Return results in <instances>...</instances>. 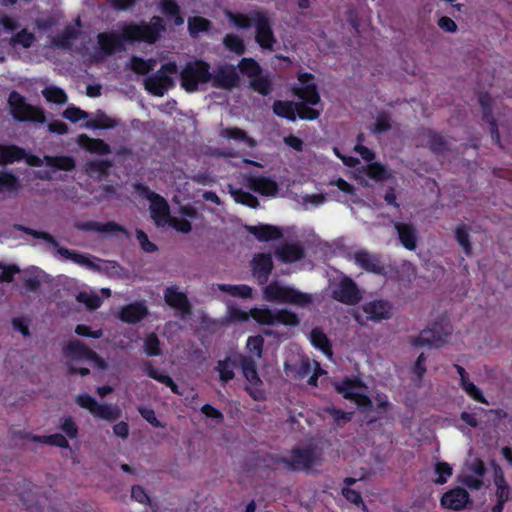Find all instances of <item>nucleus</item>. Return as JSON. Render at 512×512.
<instances>
[{"mask_svg": "<svg viewBox=\"0 0 512 512\" xmlns=\"http://www.w3.org/2000/svg\"><path fill=\"white\" fill-rule=\"evenodd\" d=\"M166 30L162 17L153 16L149 22L124 23L119 32H101L97 35V42L103 56H111L116 52L125 51V44L135 43L155 44Z\"/></svg>", "mask_w": 512, "mask_h": 512, "instance_id": "f257e3e1", "label": "nucleus"}, {"mask_svg": "<svg viewBox=\"0 0 512 512\" xmlns=\"http://www.w3.org/2000/svg\"><path fill=\"white\" fill-rule=\"evenodd\" d=\"M451 333L450 321L446 317H440L413 338L411 344L414 347L440 348L446 343Z\"/></svg>", "mask_w": 512, "mask_h": 512, "instance_id": "f03ea898", "label": "nucleus"}, {"mask_svg": "<svg viewBox=\"0 0 512 512\" xmlns=\"http://www.w3.org/2000/svg\"><path fill=\"white\" fill-rule=\"evenodd\" d=\"M179 75L182 88L186 92L192 93L198 90L199 84L211 81L210 65L201 59L188 61Z\"/></svg>", "mask_w": 512, "mask_h": 512, "instance_id": "7ed1b4c3", "label": "nucleus"}, {"mask_svg": "<svg viewBox=\"0 0 512 512\" xmlns=\"http://www.w3.org/2000/svg\"><path fill=\"white\" fill-rule=\"evenodd\" d=\"M264 299L268 302L288 303L296 305H307L311 302L310 295L295 288L284 286L273 281L265 286L263 290Z\"/></svg>", "mask_w": 512, "mask_h": 512, "instance_id": "20e7f679", "label": "nucleus"}, {"mask_svg": "<svg viewBox=\"0 0 512 512\" xmlns=\"http://www.w3.org/2000/svg\"><path fill=\"white\" fill-rule=\"evenodd\" d=\"M8 105L13 118L18 122L44 123V111L26 102L24 96L17 91H12L8 97Z\"/></svg>", "mask_w": 512, "mask_h": 512, "instance_id": "39448f33", "label": "nucleus"}, {"mask_svg": "<svg viewBox=\"0 0 512 512\" xmlns=\"http://www.w3.org/2000/svg\"><path fill=\"white\" fill-rule=\"evenodd\" d=\"M135 190L150 201V216L157 227H164L172 218L167 200L160 194L153 192L142 183L135 185Z\"/></svg>", "mask_w": 512, "mask_h": 512, "instance_id": "423d86ee", "label": "nucleus"}, {"mask_svg": "<svg viewBox=\"0 0 512 512\" xmlns=\"http://www.w3.org/2000/svg\"><path fill=\"white\" fill-rule=\"evenodd\" d=\"M178 72L176 62L164 63L160 69L145 81V88L154 96L162 97L169 89L175 86L171 75Z\"/></svg>", "mask_w": 512, "mask_h": 512, "instance_id": "0eeeda50", "label": "nucleus"}, {"mask_svg": "<svg viewBox=\"0 0 512 512\" xmlns=\"http://www.w3.org/2000/svg\"><path fill=\"white\" fill-rule=\"evenodd\" d=\"M318 455L316 450L311 446L294 447L291 450L290 457H282L278 460L286 468L293 472L309 471L317 464Z\"/></svg>", "mask_w": 512, "mask_h": 512, "instance_id": "6e6552de", "label": "nucleus"}, {"mask_svg": "<svg viewBox=\"0 0 512 512\" xmlns=\"http://www.w3.org/2000/svg\"><path fill=\"white\" fill-rule=\"evenodd\" d=\"M18 230L30 235L36 239H42L53 247L57 248V253L62 257L73 261L76 264L92 267L93 264L86 254L60 247L58 241L48 232L35 230L26 226L18 225Z\"/></svg>", "mask_w": 512, "mask_h": 512, "instance_id": "1a4fd4ad", "label": "nucleus"}, {"mask_svg": "<svg viewBox=\"0 0 512 512\" xmlns=\"http://www.w3.org/2000/svg\"><path fill=\"white\" fill-rule=\"evenodd\" d=\"M75 402L81 408L87 409L93 417L98 419L114 422L121 416V410L119 408L112 407L107 403H99L94 397L87 393L77 395Z\"/></svg>", "mask_w": 512, "mask_h": 512, "instance_id": "9d476101", "label": "nucleus"}, {"mask_svg": "<svg viewBox=\"0 0 512 512\" xmlns=\"http://www.w3.org/2000/svg\"><path fill=\"white\" fill-rule=\"evenodd\" d=\"M238 366L242 370L243 377L247 380L250 386H246L245 390L247 393L256 401L264 399V393L262 390L255 389L262 385V380L257 371V363L252 356L243 355L238 353Z\"/></svg>", "mask_w": 512, "mask_h": 512, "instance_id": "9b49d317", "label": "nucleus"}, {"mask_svg": "<svg viewBox=\"0 0 512 512\" xmlns=\"http://www.w3.org/2000/svg\"><path fill=\"white\" fill-rule=\"evenodd\" d=\"M252 19L255 26L256 43L264 50L273 51L276 38L267 13L264 11H254Z\"/></svg>", "mask_w": 512, "mask_h": 512, "instance_id": "f8f14e48", "label": "nucleus"}, {"mask_svg": "<svg viewBox=\"0 0 512 512\" xmlns=\"http://www.w3.org/2000/svg\"><path fill=\"white\" fill-rule=\"evenodd\" d=\"M297 79L301 86L294 88L293 94L302 101L301 103L310 106L318 105L321 102V96L317 84L314 82L315 76L309 72H300Z\"/></svg>", "mask_w": 512, "mask_h": 512, "instance_id": "ddd939ff", "label": "nucleus"}, {"mask_svg": "<svg viewBox=\"0 0 512 512\" xmlns=\"http://www.w3.org/2000/svg\"><path fill=\"white\" fill-rule=\"evenodd\" d=\"M63 354L65 357L71 359L92 361L101 369L106 367L105 361L94 350L90 349L85 343L78 339L69 340L63 348Z\"/></svg>", "mask_w": 512, "mask_h": 512, "instance_id": "4468645a", "label": "nucleus"}, {"mask_svg": "<svg viewBox=\"0 0 512 512\" xmlns=\"http://www.w3.org/2000/svg\"><path fill=\"white\" fill-rule=\"evenodd\" d=\"M212 87L222 90H232L239 85L240 77L236 68L231 64L219 65L211 73Z\"/></svg>", "mask_w": 512, "mask_h": 512, "instance_id": "2eb2a0df", "label": "nucleus"}, {"mask_svg": "<svg viewBox=\"0 0 512 512\" xmlns=\"http://www.w3.org/2000/svg\"><path fill=\"white\" fill-rule=\"evenodd\" d=\"M332 297L346 305H355L362 299L357 284L349 277H343L332 291Z\"/></svg>", "mask_w": 512, "mask_h": 512, "instance_id": "dca6fc26", "label": "nucleus"}, {"mask_svg": "<svg viewBox=\"0 0 512 512\" xmlns=\"http://www.w3.org/2000/svg\"><path fill=\"white\" fill-rule=\"evenodd\" d=\"M354 262L366 272L376 275L386 274V266L379 254L370 253L367 250H358L354 253Z\"/></svg>", "mask_w": 512, "mask_h": 512, "instance_id": "f3484780", "label": "nucleus"}, {"mask_svg": "<svg viewBox=\"0 0 512 512\" xmlns=\"http://www.w3.org/2000/svg\"><path fill=\"white\" fill-rule=\"evenodd\" d=\"M471 502L469 493L462 487H455L445 492L440 500L441 506L453 510L460 511Z\"/></svg>", "mask_w": 512, "mask_h": 512, "instance_id": "a211bd4d", "label": "nucleus"}, {"mask_svg": "<svg viewBox=\"0 0 512 512\" xmlns=\"http://www.w3.org/2000/svg\"><path fill=\"white\" fill-rule=\"evenodd\" d=\"M391 305L385 300H373L362 306L366 320L380 322L391 317Z\"/></svg>", "mask_w": 512, "mask_h": 512, "instance_id": "6ab92c4d", "label": "nucleus"}, {"mask_svg": "<svg viewBox=\"0 0 512 512\" xmlns=\"http://www.w3.org/2000/svg\"><path fill=\"white\" fill-rule=\"evenodd\" d=\"M165 302L172 308L181 312L182 316H189L192 313V306L187 295L178 291L176 287H168L164 292Z\"/></svg>", "mask_w": 512, "mask_h": 512, "instance_id": "aec40b11", "label": "nucleus"}, {"mask_svg": "<svg viewBox=\"0 0 512 512\" xmlns=\"http://www.w3.org/2000/svg\"><path fill=\"white\" fill-rule=\"evenodd\" d=\"M251 264L253 275L257 278L258 283H266L273 269V260L271 255L268 253L255 254Z\"/></svg>", "mask_w": 512, "mask_h": 512, "instance_id": "412c9836", "label": "nucleus"}, {"mask_svg": "<svg viewBox=\"0 0 512 512\" xmlns=\"http://www.w3.org/2000/svg\"><path fill=\"white\" fill-rule=\"evenodd\" d=\"M248 187L262 196H275L279 187L275 180L266 176H249L247 178Z\"/></svg>", "mask_w": 512, "mask_h": 512, "instance_id": "4be33fe9", "label": "nucleus"}, {"mask_svg": "<svg viewBox=\"0 0 512 512\" xmlns=\"http://www.w3.org/2000/svg\"><path fill=\"white\" fill-rule=\"evenodd\" d=\"M148 315V308L142 302H134L121 308L119 318L122 322L136 324Z\"/></svg>", "mask_w": 512, "mask_h": 512, "instance_id": "5701e85b", "label": "nucleus"}, {"mask_svg": "<svg viewBox=\"0 0 512 512\" xmlns=\"http://www.w3.org/2000/svg\"><path fill=\"white\" fill-rule=\"evenodd\" d=\"M246 230L262 242L279 240L283 237V233L279 227L269 224L246 226Z\"/></svg>", "mask_w": 512, "mask_h": 512, "instance_id": "b1692460", "label": "nucleus"}, {"mask_svg": "<svg viewBox=\"0 0 512 512\" xmlns=\"http://www.w3.org/2000/svg\"><path fill=\"white\" fill-rule=\"evenodd\" d=\"M26 150L16 144H0V165L7 166L23 161Z\"/></svg>", "mask_w": 512, "mask_h": 512, "instance_id": "393cba45", "label": "nucleus"}, {"mask_svg": "<svg viewBox=\"0 0 512 512\" xmlns=\"http://www.w3.org/2000/svg\"><path fill=\"white\" fill-rule=\"evenodd\" d=\"M493 482L496 487L495 496L496 503L506 504L509 500H511V488L508 485L503 470L501 467H497L494 470Z\"/></svg>", "mask_w": 512, "mask_h": 512, "instance_id": "a878e982", "label": "nucleus"}, {"mask_svg": "<svg viewBox=\"0 0 512 512\" xmlns=\"http://www.w3.org/2000/svg\"><path fill=\"white\" fill-rule=\"evenodd\" d=\"M277 258L284 263H293L304 258V248L298 243H285L276 250Z\"/></svg>", "mask_w": 512, "mask_h": 512, "instance_id": "bb28decb", "label": "nucleus"}, {"mask_svg": "<svg viewBox=\"0 0 512 512\" xmlns=\"http://www.w3.org/2000/svg\"><path fill=\"white\" fill-rule=\"evenodd\" d=\"M77 142L80 147L92 154L107 155L111 153L110 146L100 138H91L86 134H80Z\"/></svg>", "mask_w": 512, "mask_h": 512, "instance_id": "cd10ccee", "label": "nucleus"}, {"mask_svg": "<svg viewBox=\"0 0 512 512\" xmlns=\"http://www.w3.org/2000/svg\"><path fill=\"white\" fill-rule=\"evenodd\" d=\"M395 229L397 230L401 244L409 251H414L417 247V230L409 223H396Z\"/></svg>", "mask_w": 512, "mask_h": 512, "instance_id": "c85d7f7f", "label": "nucleus"}, {"mask_svg": "<svg viewBox=\"0 0 512 512\" xmlns=\"http://www.w3.org/2000/svg\"><path fill=\"white\" fill-rule=\"evenodd\" d=\"M238 364L237 354L234 356H227L217 362L215 370L219 373V380L223 385L234 379V369Z\"/></svg>", "mask_w": 512, "mask_h": 512, "instance_id": "c756f323", "label": "nucleus"}, {"mask_svg": "<svg viewBox=\"0 0 512 512\" xmlns=\"http://www.w3.org/2000/svg\"><path fill=\"white\" fill-rule=\"evenodd\" d=\"M143 371L147 374L148 377L169 387L174 394L182 395V393L179 391L178 385L174 382V380L169 375L160 373V371L155 368L151 362L146 361L144 363Z\"/></svg>", "mask_w": 512, "mask_h": 512, "instance_id": "7c9ffc66", "label": "nucleus"}, {"mask_svg": "<svg viewBox=\"0 0 512 512\" xmlns=\"http://www.w3.org/2000/svg\"><path fill=\"white\" fill-rule=\"evenodd\" d=\"M297 104V102L289 100H275L272 110L276 116L294 122L296 120Z\"/></svg>", "mask_w": 512, "mask_h": 512, "instance_id": "2f4dec72", "label": "nucleus"}, {"mask_svg": "<svg viewBox=\"0 0 512 512\" xmlns=\"http://www.w3.org/2000/svg\"><path fill=\"white\" fill-rule=\"evenodd\" d=\"M22 185L18 176L14 173L0 170V193L6 192L9 195L16 194Z\"/></svg>", "mask_w": 512, "mask_h": 512, "instance_id": "473e14b6", "label": "nucleus"}, {"mask_svg": "<svg viewBox=\"0 0 512 512\" xmlns=\"http://www.w3.org/2000/svg\"><path fill=\"white\" fill-rule=\"evenodd\" d=\"M44 161L48 167L62 170V171H72L76 167V161L72 156L68 155H60V156H50L45 155Z\"/></svg>", "mask_w": 512, "mask_h": 512, "instance_id": "72a5a7b5", "label": "nucleus"}, {"mask_svg": "<svg viewBox=\"0 0 512 512\" xmlns=\"http://www.w3.org/2000/svg\"><path fill=\"white\" fill-rule=\"evenodd\" d=\"M363 382L359 378L345 377L340 383L335 385V390L341 394L345 399H354L356 394L355 389L362 387Z\"/></svg>", "mask_w": 512, "mask_h": 512, "instance_id": "f704fd0d", "label": "nucleus"}, {"mask_svg": "<svg viewBox=\"0 0 512 512\" xmlns=\"http://www.w3.org/2000/svg\"><path fill=\"white\" fill-rule=\"evenodd\" d=\"M312 345L321 350L325 355L332 356V345L327 335L320 328H313L310 332Z\"/></svg>", "mask_w": 512, "mask_h": 512, "instance_id": "c9c22d12", "label": "nucleus"}, {"mask_svg": "<svg viewBox=\"0 0 512 512\" xmlns=\"http://www.w3.org/2000/svg\"><path fill=\"white\" fill-rule=\"evenodd\" d=\"M30 440L36 443L47 444L62 449L70 448L68 440L61 433H55L51 435H31Z\"/></svg>", "mask_w": 512, "mask_h": 512, "instance_id": "e433bc0d", "label": "nucleus"}, {"mask_svg": "<svg viewBox=\"0 0 512 512\" xmlns=\"http://www.w3.org/2000/svg\"><path fill=\"white\" fill-rule=\"evenodd\" d=\"M211 25V21L202 16H193L188 18V31L192 37H197L199 33L209 31Z\"/></svg>", "mask_w": 512, "mask_h": 512, "instance_id": "4c0bfd02", "label": "nucleus"}, {"mask_svg": "<svg viewBox=\"0 0 512 512\" xmlns=\"http://www.w3.org/2000/svg\"><path fill=\"white\" fill-rule=\"evenodd\" d=\"M238 69L243 75L250 79L262 73L260 64L251 57L242 58L238 63Z\"/></svg>", "mask_w": 512, "mask_h": 512, "instance_id": "58836bf2", "label": "nucleus"}, {"mask_svg": "<svg viewBox=\"0 0 512 512\" xmlns=\"http://www.w3.org/2000/svg\"><path fill=\"white\" fill-rule=\"evenodd\" d=\"M428 147L435 154H443L447 150V141L441 133L432 129L427 131Z\"/></svg>", "mask_w": 512, "mask_h": 512, "instance_id": "ea45409f", "label": "nucleus"}, {"mask_svg": "<svg viewBox=\"0 0 512 512\" xmlns=\"http://www.w3.org/2000/svg\"><path fill=\"white\" fill-rule=\"evenodd\" d=\"M129 68L136 74L146 75L155 66L156 61L154 59L145 60L139 56L133 55L129 61Z\"/></svg>", "mask_w": 512, "mask_h": 512, "instance_id": "a19ab883", "label": "nucleus"}, {"mask_svg": "<svg viewBox=\"0 0 512 512\" xmlns=\"http://www.w3.org/2000/svg\"><path fill=\"white\" fill-rule=\"evenodd\" d=\"M218 288L220 291L225 292L233 297H240L243 299L252 297V288L245 284H219Z\"/></svg>", "mask_w": 512, "mask_h": 512, "instance_id": "79ce46f5", "label": "nucleus"}, {"mask_svg": "<svg viewBox=\"0 0 512 512\" xmlns=\"http://www.w3.org/2000/svg\"><path fill=\"white\" fill-rule=\"evenodd\" d=\"M455 239L462 247L466 256L472 254V244L470 241L469 228L465 224L458 225L455 229Z\"/></svg>", "mask_w": 512, "mask_h": 512, "instance_id": "37998d69", "label": "nucleus"}, {"mask_svg": "<svg viewBox=\"0 0 512 512\" xmlns=\"http://www.w3.org/2000/svg\"><path fill=\"white\" fill-rule=\"evenodd\" d=\"M36 40L35 34L29 32L27 28L14 34L10 39V45L13 47L21 46L25 49L30 48Z\"/></svg>", "mask_w": 512, "mask_h": 512, "instance_id": "c03bdc74", "label": "nucleus"}, {"mask_svg": "<svg viewBox=\"0 0 512 512\" xmlns=\"http://www.w3.org/2000/svg\"><path fill=\"white\" fill-rule=\"evenodd\" d=\"M223 45L236 55H243L246 52L243 39L234 33H228L224 36Z\"/></svg>", "mask_w": 512, "mask_h": 512, "instance_id": "a18cd8bd", "label": "nucleus"}, {"mask_svg": "<svg viewBox=\"0 0 512 512\" xmlns=\"http://www.w3.org/2000/svg\"><path fill=\"white\" fill-rule=\"evenodd\" d=\"M300 320L295 312L287 309L275 310L274 326L282 324L285 326H297Z\"/></svg>", "mask_w": 512, "mask_h": 512, "instance_id": "49530a36", "label": "nucleus"}, {"mask_svg": "<svg viewBox=\"0 0 512 512\" xmlns=\"http://www.w3.org/2000/svg\"><path fill=\"white\" fill-rule=\"evenodd\" d=\"M219 134L224 139L246 142L250 145L253 143V139L248 136L246 131L238 127L223 128Z\"/></svg>", "mask_w": 512, "mask_h": 512, "instance_id": "de8ad7c7", "label": "nucleus"}, {"mask_svg": "<svg viewBox=\"0 0 512 512\" xmlns=\"http://www.w3.org/2000/svg\"><path fill=\"white\" fill-rule=\"evenodd\" d=\"M252 13L249 15L240 13V12H232L227 11L226 17L238 28V29H249L252 24H254L252 19Z\"/></svg>", "mask_w": 512, "mask_h": 512, "instance_id": "09e8293b", "label": "nucleus"}, {"mask_svg": "<svg viewBox=\"0 0 512 512\" xmlns=\"http://www.w3.org/2000/svg\"><path fill=\"white\" fill-rule=\"evenodd\" d=\"M251 318L259 324L274 326L275 311L268 308H253Z\"/></svg>", "mask_w": 512, "mask_h": 512, "instance_id": "8fccbe9b", "label": "nucleus"}, {"mask_svg": "<svg viewBox=\"0 0 512 512\" xmlns=\"http://www.w3.org/2000/svg\"><path fill=\"white\" fill-rule=\"evenodd\" d=\"M250 87L253 91L259 93L262 96H268L272 92V83L267 78L262 76H255L250 80Z\"/></svg>", "mask_w": 512, "mask_h": 512, "instance_id": "3c124183", "label": "nucleus"}, {"mask_svg": "<svg viewBox=\"0 0 512 512\" xmlns=\"http://www.w3.org/2000/svg\"><path fill=\"white\" fill-rule=\"evenodd\" d=\"M42 94L48 102L55 104H65L68 100L65 91L57 86L46 87Z\"/></svg>", "mask_w": 512, "mask_h": 512, "instance_id": "603ef678", "label": "nucleus"}, {"mask_svg": "<svg viewBox=\"0 0 512 512\" xmlns=\"http://www.w3.org/2000/svg\"><path fill=\"white\" fill-rule=\"evenodd\" d=\"M77 36V31L73 27L67 26L62 33L53 39V43L58 48H69L72 40L76 39Z\"/></svg>", "mask_w": 512, "mask_h": 512, "instance_id": "864d4df0", "label": "nucleus"}, {"mask_svg": "<svg viewBox=\"0 0 512 512\" xmlns=\"http://www.w3.org/2000/svg\"><path fill=\"white\" fill-rule=\"evenodd\" d=\"M144 352L150 357L160 356L162 354L161 343L155 333H150L145 337Z\"/></svg>", "mask_w": 512, "mask_h": 512, "instance_id": "5fc2aeb1", "label": "nucleus"}, {"mask_svg": "<svg viewBox=\"0 0 512 512\" xmlns=\"http://www.w3.org/2000/svg\"><path fill=\"white\" fill-rule=\"evenodd\" d=\"M461 388L467 393L469 397H471L473 400L488 405L489 402L486 399V397L483 395V392L478 388L473 382H471L469 379L465 380L464 382L460 383Z\"/></svg>", "mask_w": 512, "mask_h": 512, "instance_id": "6e6d98bb", "label": "nucleus"}, {"mask_svg": "<svg viewBox=\"0 0 512 512\" xmlns=\"http://www.w3.org/2000/svg\"><path fill=\"white\" fill-rule=\"evenodd\" d=\"M79 303L84 304L89 310H96L102 304V299L95 293L81 291L76 296Z\"/></svg>", "mask_w": 512, "mask_h": 512, "instance_id": "4d7b16f0", "label": "nucleus"}, {"mask_svg": "<svg viewBox=\"0 0 512 512\" xmlns=\"http://www.w3.org/2000/svg\"><path fill=\"white\" fill-rule=\"evenodd\" d=\"M367 176L375 181H385L389 178V172L381 163L374 162L369 164Z\"/></svg>", "mask_w": 512, "mask_h": 512, "instance_id": "13d9d810", "label": "nucleus"}, {"mask_svg": "<svg viewBox=\"0 0 512 512\" xmlns=\"http://www.w3.org/2000/svg\"><path fill=\"white\" fill-rule=\"evenodd\" d=\"M320 111L311 107L306 103L297 104L296 118L299 117L301 120L313 121L318 119Z\"/></svg>", "mask_w": 512, "mask_h": 512, "instance_id": "bf43d9fd", "label": "nucleus"}, {"mask_svg": "<svg viewBox=\"0 0 512 512\" xmlns=\"http://www.w3.org/2000/svg\"><path fill=\"white\" fill-rule=\"evenodd\" d=\"M264 338L261 335L249 336L246 341V348L257 358L263 355Z\"/></svg>", "mask_w": 512, "mask_h": 512, "instance_id": "052dcab7", "label": "nucleus"}, {"mask_svg": "<svg viewBox=\"0 0 512 512\" xmlns=\"http://www.w3.org/2000/svg\"><path fill=\"white\" fill-rule=\"evenodd\" d=\"M84 126L88 129H110L115 126V123L110 117L102 113L96 119L86 122Z\"/></svg>", "mask_w": 512, "mask_h": 512, "instance_id": "680f3d73", "label": "nucleus"}, {"mask_svg": "<svg viewBox=\"0 0 512 512\" xmlns=\"http://www.w3.org/2000/svg\"><path fill=\"white\" fill-rule=\"evenodd\" d=\"M110 160H96L87 163V170L90 172H97L100 176L106 177L112 167Z\"/></svg>", "mask_w": 512, "mask_h": 512, "instance_id": "e2e57ef3", "label": "nucleus"}, {"mask_svg": "<svg viewBox=\"0 0 512 512\" xmlns=\"http://www.w3.org/2000/svg\"><path fill=\"white\" fill-rule=\"evenodd\" d=\"M59 428L70 439H76L78 437L79 428L71 416L65 417L61 421Z\"/></svg>", "mask_w": 512, "mask_h": 512, "instance_id": "0e129e2a", "label": "nucleus"}, {"mask_svg": "<svg viewBox=\"0 0 512 512\" xmlns=\"http://www.w3.org/2000/svg\"><path fill=\"white\" fill-rule=\"evenodd\" d=\"M478 102L481 106L482 110V119H490L492 120L493 112H492V98L489 93L483 92L479 94Z\"/></svg>", "mask_w": 512, "mask_h": 512, "instance_id": "69168bd1", "label": "nucleus"}, {"mask_svg": "<svg viewBox=\"0 0 512 512\" xmlns=\"http://www.w3.org/2000/svg\"><path fill=\"white\" fill-rule=\"evenodd\" d=\"M435 473L438 477L434 480L436 484L443 485L452 475V467L447 462H438L435 465Z\"/></svg>", "mask_w": 512, "mask_h": 512, "instance_id": "338daca9", "label": "nucleus"}, {"mask_svg": "<svg viewBox=\"0 0 512 512\" xmlns=\"http://www.w3.org/2000/svg\"><path fill=\"white\" fill-rule=\"evenodd\" d=\"M24 288L30 292H36L41 286V279L35 272H26L22 276Z\"/></svg>", "mask_w": 512, "mask_h": 512, "instance_id": "774afa93", "label": "nucleus"}]
</instances>
